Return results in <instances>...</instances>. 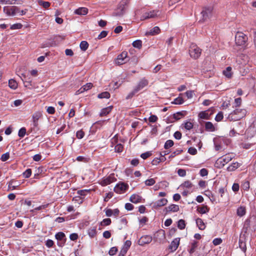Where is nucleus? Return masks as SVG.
<instances>
[{"instance_id": "obj_1", "label": "nucleus", "mask_w": 256, "mask_h": 256, "mask_svg": "<svg viewBox=\"0 0 256 256\" xmlns=\"http://www.w3.org/2000/svg\"><path fill=\"white\" fill-rule=\"evenodd\" d=\"M247 111L245 109L236 108L228 115V118L230 120H238L244 117Z\"/></svg>"}, {"instance_id": "obj_2", "label": "nucleus", "mask_w": 256, "mask_h": 256, "mask_svg": "<svg viewBox=\"0 0 256 256\" xmlns=\"http://www.w3.org/2000/svg\"><path fill=\"white\" fill-rule=\"evenodd\" d=\"M202 52V50L196 44H192L189 48V54L192 58L194 59L198 58Z\"/></svg>"}, {"instance_id": "obj_3", "label": "nucleus", "mask_w": 256, "mask_h": 256, "mask_svg": "<svg viewBox=\"0 0 256 256\" xmlns=\"http://www.w3.org/2000/svg\"><path fill=\"white\" fill-rule=\"evenodd\" d=\"M248 40V36L242 32H237L235 36L236 44L238 46H244Z\"/></svg>"}, {"instance_id": "obj_4", "label": "nucleus", "mask_w": 256, "mask_h": 256, "mask_svg": "<svg viewBox=\"0 0 256 256\" xmlns=\"http://www.w3.org/2000/svg\"><path fill=\"white\" fill-rule=\"evenodd\" d=\"M234 158L232 154H226L219 158L216 162V164L218 166L223 167L226 164L230 162Z\"/></svg>"}, {"instance_id": "obj_5", "label": "nucleus", "mask_w": 256, "mask_h": 256, "mask_svg": "<svg viewBox=\"0 0 256 256\" xmlns=\"http://www.w3.org/2000/svg\"><path fill=\"white\" fill-rule=\"evenodd\" d=\"M4 12L8 16H14L20 12V8L16 6H6L4 8Z\"/></svg>"}, {"instance_id": "obj_6", "label": "nucleus", "mask_w": 256, "mask_h": 256, "mask_svg": "<svg viewBox=\"0 0 256 256\" xmlns=\"http://www.w3.org/2000/svg\"><path fill=\"white\" fill-rule=\"evenodd\" d=\"M201 14L204 21L210 19L213 15V7L209 6L204 8Z\"/></svg>"}, {"instance_id": "obj_7", "label": "nucleus", "mask_w": 256, "mask_h": 256, "mask_svg": "<svg viewBox=\"0 0 256 256\" xmlns=\"http://www.w3.org/2000/svg\"><path fill=\"white\" fill-rule=\"evenodd\" d=\"M128 188L129 186L128 184L120 182L114 188V191L118 194H122L124 193Z\"/></svg>"}, {"instance_id": "obj_8", "label": "nucleus", "mask_w": 256, "mask_h": 256, "mask_svg": "<svg viewBox=\"0 0 256 256\" xmlns=\"http://www.w3.org/2000/svg\"><path fill=\"white\" fill-rule=\"evenodd\" d=\"M128 61V52L124 51L118 56L116 59L115 60V64L120 66L126 63Z\"/></svg>"}, {"instance_id": "obj_9", "label": "nucleus", "mask_w": 256, "mask_h": 256, "mask_svg": "<svg viewBox=\"0 0 256 256\" xmlns=\"http://www.w3.org/2000/svg\"><path fill=\"white\" fill-rule=\"evenodd\" d=\"M116 180V178L114 177V174H111L108 176L104 178L100 182V184L101 186H104L114 182Z\"/></svg>"}, {"instance_id": "obj_10", "label": "nucleus", "mask_w": 256, "mask_h": 256, "mask_svg": "<svg viewBox=\"0 0 256 256\" xmlns=\"http://www.w3.org/2000/svg\"><path fill=\"white\" fill-rule=\"evenodd\" d=\"M159 11L152 10L144 13L140 17V20H144L146 19L154 18L158 16Z\"/></svg>"}, {"instance_id": "obj_11", "label": "nucleus", "mask_w": 256, "mask_h": 256, "mask_svg": "<svg viewBox=\"0 0 256 256\" xmlns=\"http://www.w3.org/2000/svg\"><path fill=\"white\" fill-rule=\"evenodd\" d=\"M56 238L58 240V244L62 246L66 241V235L63 232H58L55 235Z\"/></svg>"}, {"instance_id": "obj_12", "label": "nucleus", "mask_w": 256, "mask_h": 256, "mask_svg": "<svg viewBox=\"0 0 256 256\" xmlns=\"http://www.w3.org/2000/svg\"><path fill=\"white\" fill-rule=\"evenodd\" d=\"M132 244L131 241L127 240L124 243L118 256H124Z\"/></svg>"}, {"instance_id": "obj_13", "label": "nucleus", "mask_w": 256, "mask_h": 256, "mask_svg": "<svg viewBox=\"0 0 256 256\" xmlns=\"http://www.w3.org/2000/svg\"><path fill=\"white\" fill-rule=\"evenodd\" d=\"M42 114L40 112H36L32 115V128H36L38 125V120L42 117Z\"/></svg>"}, {"instance_id": "obj_14", "label": "nucleus", "mask_w": 256, "mask_h": 256, "mask_svg": "<svg viewBox=\"0 0 256 256\" xmlns=\"http://www.w3.org/2000/svg\"><path fill=\"white\" fill-rule=\"evenodd\" d=\"M125 4L126 2H121L117 11L114 12L113 16H122L124 14L125 11Z\"/></svg>"}, {"instance_id": "obj_15", "label": "nucleus", "mask_w": 256, "mask_h": 256, "mask_svg": "<svg viewBox=\"0 0 256 256\" xmlns=\"http://www.w3.org/2000/svg\"><path fill=\"white\" fill-rule=\"evenodd\" d=\"M148 84V80L145 78H143L139 82L137 86L134 88L138 91H140L144 88Z\"/></svg>"}, {"instance_id": "obj_16", "label": "nucleus", "mask_w": 256, "mask_h": 256, "mask_svg": "<svg viewBox=\"0 0 256 256\" xmlns=\"http://www.w3.org/2000/svg\"><path fill=\"white\" fill-rule=\"evenodd\" d=\"M152 241V237L150 236H142L138 240V244L143 246L144 244H150Z\"/></svg>"}, {"instance_id": "obj_17", "label": "nucleus", "mask_w": 256, "mask_h": 256, "mask_svg": "<svg viewBox=\"0 0 256 256\" xmlns=\"http://www.w3.org/2000/svg\"><path fill=\"white\" fill-rule=\"evenodd\" d=\"M168 202V200L166 198H162L156 202L152 203V207L154 208H158L162 206H165Z\"/></svg>"}, {"instance_id": "obj_18", "label": "nucleus", "mask_w": 256, "mask_h": 256, "mask_svg": "<svg viewBox=\"0 0 256 256\" xmlns=\"http://www.w3.org/2000/svg\"><path fill=\"white\" fill-rule=\"evenodd\" d=\"M187 114L186 111L178 112L172 115V118L174 120H172L171 122H174V120H178L184 117Z\"/></svg>"}, {"instance_id": "obj_19", "label": "nucleus", "mask_w": 256, "mask_h": 256, "mask_svg": "<svg viewBox=\"0 0 256 256\" xmlns=\"http://www.w3.org/2000/svg\"><path fill=\"white\" fill-rule=\"evenodd\" d=\"M179 244L180 238H176L170 244L169 246V249L172 252L176 250L178 248Z\"/></svg>"}, {"instance_id": "obj_20", "label": "nucleus", "mask_w": 256, "mask_h": 256, "mask_svg": "<svg viewBox=\"0 0 256 256\" xmlns=\"http://www.w3.org/2000/svg\"><path fill=\"white\" fill-rule=\"evenodd\" d=\"M142 197L138 194H132L130 198V201L134 204L140 202L142 200Z\"/></svg>"}, {"instance_id": "obj_21", "label": "nucleus", "mask_w": 256, "mask_h": 256, "mask_svg": "<svg viewBox=\"0 0 256 256\" xmlns=\"http://www.w3.org/2000/svg\"><path fill=\"white\" fill-rule=\"evenodd\" d=\"M179 206L176 204H172L168 207H166L164 210L166 213L170 212H176L179 210Z\"/></svg>"}, {"instance_id": "obj_22", "label": "nucleus", "mask_w": 256, "mask_h": 256, "mask_svg": "<svg viewBox=\"0 0 256 256\" xmlns=\"http://www.w3.org/2000/svg\"><path fill=\"white\" fill-rule=\"evenodd\" d=\"M160 32V30L158 26H155L151 29L150 31L147 32L146 34L147 36H154L158 34Z\"/></svg>"}, {"instance_id": "obj_23", "label": "nucleus", "mask_w": 256, "mask_h": 256, "mask_svg": "<svg viewBox=\"0 0 256 256\" xmlns=\"http://www.w3.org/2000/svg\"><path fill=\"white\" fill-rule=\"evenodd\" d=\"M112 106H110L106 108H102L100 112V116H106L112 111Z\"/></svg>"}, {"instance_id": "obj_24", "label": "nucleus", "mask_w": 256, "mask_h": 256, "mask_svg": "<svg viewBox=\"0 0 256 256\" xmlns=\"http://www.w3.org/2000/svg\"><path fill=\"white\" fill-rule=\"evenodd\" d=\"M88 10L86 8H80L76 9L74 13L79 15H85L88 14Z\"/></svg>"}, {"instance_id": "obj_25", "label": "nucleus", "mask_w": 256, "mask_h": 256, "mask_svg": "<svg viewBox=\"0 0 256 256\" xmlns=\"http://www.w3.org/2000/svg\"><path fill=\"white\" fill-rule=\"evenodd\" d=\"M88 234L89 235V236L90 238L94 237L96 236V233H97L96 227V226L90 227L88 230Z\"/></svg>"}, {"instance_id": "obj_26", "label": "nucleus", "mask_w": 256, "mask_h": 256, "mask_svg": "<svg viewBox=\"0 0 256 256\" xmlns=\"http://www.w3.org/2000/svg\"><path fill=\"white\" fill-rule=\"evenodd\" d=\"M196 223L198 226V228L200 230H204L206 226H205L204 223V222L203 220L201 218H198L196 220Z\"/></svg>"}, {"instance_id": "obj_27", "label": "nucleus", "mask_w": 256, "mask_h": 256, "mask_svg": "<svg viewBox=\"0 0 256 256\" xmlns=\"http://www.w3.org/2000/svg\"><path fill=\"white\" fill-rule=\"evenodd\" d=\"M223 74L228 78H230L232 76V68L228 66L223 71Z\"/></svg>"}, {"instance_id": "obj_28", "label": "nucleus", "mask_w": 256, "mask_h": 256, "mask_svg": "<svg viewBox=\"0 0 256 256\" xmlns=\"http://www.w3.org/2000/svg\"><path fill=\"white\" fill-rule=\"evenodd\" d=\"M210 210V208L207 206H203L201 207H198L197 210L202 214L208 212Z\"/></svg>"}, {"instance_id": "obj_29", "label": "nucleus", "mask_w": 256, "mask_h": 256, "mask_svg": "<svg viewBox=\"0 0 256 256\" xmlns=\"http://www.w3.org/2000/svg\"><path fill=\"white\" fill-rule=\"evenodd\" d=\"M246 212V208L244 206H240L237 209V214L240 216H244Z\"/></svg>"}, {"instance_id": "obj_30", "label": "nucleus", "mask_w": 256, "mask_h": 256, "mask_svg": "<svg viewBox=\"0 0 256 256\" xmlns=\"http://www.w3.org/2000/svg\"><path fill=\"white\" fill-rule=\"evenodd\" d=\"M8 86L10 88L16 90L18 88V83L14 79H10L8 81Z\"/></svg>"}, {"instance_id": "obj_31", "label": "nucleus", "mask_w": 256, "mask_h": 256, "mask_svg": "<svg viewBox=\"0 0 256 256\" xmlns=\"http://www.w3.org/2000/svg\"><path fill=\"white\" fill-rule=\"evenodd\" d=\"M205 128L206 130L211 132H213L215 130L213 124L210 122H208L206 123Z\"/></svg>"}, {"instance_id": "obj_32", "label": "nucleus", "mask_w": 256, "mask_h": 256, "mask_svg": "<svg viewBox=\"0 0 256 256\" xmlns=\"http://www.w3.org/2000/svg\"><path fill=\"white\" fill-rule=\"evenodd\" d=\"M240 166L239 163L236 162L232 163L231 165L228 166L227 168V170L229 172L234 171L236 170L238 167Z\"/></svg>"}, {"instance_id": "obj_33", "label": "nucleus", "mask_w": 256, "mask_h": 256, "mask_svg": "<svg viewBox=\"0 0 256 256\" xmlns=\"http://www.w3.org/2000/svg\"><path fill=\"white\" fill-rule=\"evenodd\" d=\"M0 2L2 4H18V3L16 0H0Z\"/></svg>"}, {"instance_id": "obj_34", "label": "nucleus", "mask_w": 256, "mask_h": 256, "mask_svg": "<svg viewBox=\"0 0 256 256\" xmlns=\"http://www.w3.org/2000/svg\"><path fill=\"white\" fill-rule=\"evenodd\" d=\"M197 246H198V242L195 240L193 241L191 244L190 247V249L188 250L190 254L193 253L194 252L195 249L197 247Z\"/></svg>"}, {"instance_id": "obj_35", "label": "nucleus", "mask_w": 256, "mask_h": 256, "mask_svg": "<svg viewBox=\"0 0 256 256\" xmlns=\"http://www.w3.org/2000/svg\"><path fill=\"white\" fill-rule=\"evenodd\" d=\"M88 46L89 44L87 42L82 41L80 44V46L82 51H86L88 49Z\"/></svg>"}, {"instance_id": "obj_36", "label": "nucleus", "mask_w": 256, "mask_h": 256, "mask_svg": "<svg viewBox=\"0 0 256 256\" xmlns=\"http://www.w3.org/2000/svg\"><path fill=\"white\" fill-rule=\"evenodd\" d=\"M132 44L134 48L140 49L142 47V42L140 40H136L132 42Z\"/></svg>"}, {"instance_id": "obj_37", "label": "nucleus", "mask_w": 256, "mask_h": 256, "mask_svg": "<svg viewBox=\"0 0 256 256\" xmlns=\"http://www.w3.org/2000/svg\"><path fill=\"white\" fill-rule=\"evenodd\" d=\"M110 94L108 92H102L98 94V97L99 98H110Z\"/></svg>"}, {"instance_id": "obj_38", "label": "nucleus", "mask_w": 256, "mask_h": 256, "mask_svg": "<svg viewBox=\"0 0 256 256\" xmlns=\"http://www.w3.org/2000/svg\"><path fill=\"white\" fill-rule=\"evenodd\" d=\"M174 144V142L171 140H169L166 142L164 145V148L165 149H168L171 147H172Z\"/></svg>"}, {"instance_id": "obj_39", "label": "nucleus", "mask_w": 256, "mask_h": 256, "mask_svg": "<svg viewBox=\"0 0 256 256\" xmlns=\"http://www.w3.org/2000/svg\"><path fill=\"white\" fill-rule=\"evenodd\" d=\"M178 227L180 230H184L186 227L185 221L184 220H180L178 222Z\"/></svg>"}, {"instance_id": "obj_40", "label": "nucleus", "mask_w": 256, "mask_h": 256, "mask_svg": "<svg viewBox=\"0 0 256 256\" xmlns=\"http://www.w3.org/2000/svg\"><path fill=\"white\" fill-rule=\"evenodd\" d=\"M38 4L40 6H42L45 8H48L50 6V3L48 2H44L42 0L38 1Z\"/></svg>"}, {"instance_id": "obj_41", "label": "nucleus", "mask_w": 256, "mask_h": 256, "mask_svg": "<svg viewBox=\"0 0 256 256\" xmlns=\"http://www.w3.org/2000/svg\"><path fill=\"white\" fill-rule=\"evenodd\" d=\"M111 222V220L110 218H107L104 219L102 221L100 222V225L102 226H108L110 225Z\"/></svg>"}, {"instance_id": "obj_42", "label": "nucleus", "mask_w": 256, "mask_h": 256, "mask_svg": "<svg viewBox=\"0 0 256 256\" xmlns=\"http://www.w3.org/2000/svg\"><path fill=\"white\" fill-rule=\"evenodd\" d=\"M242 188L244 190H248L250 188V182L248 181L243 182L242 184Z\"/></svg>"}, {"instance_id": "obj_43", "label": "nucleus", "mask_w": 256, "mask_h": 256, "mask_svg": "<svg viewBox=\"0 0 256 256\" xmlns=\"http://www.w3.org/2000/svg\"><path fill=\"white\" fill-rule=\"evenodd\" d=\"M26 134V128L24 127L20 129L18 132V136L20 138H23Z\"/></svg>"}, {"instance_id": "obj_44", "label": "nucleus", "mask_w": 256, "mask_h": 256, "mask_svg": "<svg viewBox=\"0 0 256 256\" xmlns=\"http://www.w3.org/2000/svg\"><path fill=\"white\" fill-rule=\"evenodd\" d=\"M198 116L202 119H208V114L206 111L200 112L198 114Z\"/></svg>"}, {"instance_id": "obj_45", "label": "nucleus", "mask_w": 256, "mask_h": 256, "mask_svg": "<svg viewBox=\"0 0 256 256\" xmlns=\"http://www.w3.org/2000/svg\"><path fill=\"white\" fill-rule=\"evenodd\" d=\"M152 155V153L151 152H146L142 153L140 154V157L144 160H146L150 156Z\"/></svg>"}, {"instance_id": "obj_46", "label": "nucleus", "mask_w": 256, "mask_h": 256, "mask_svg": "<svg viewBox=\"0 0 256 256\" xmlns=\"http://www.w3.org/2000/svg\"><path fill=\"white\" fill-rule=\"evenodd\" d=\"M184 124V128L187 130H190L193 128V124L190 122H186Z\"/></svg>"}, {"instance_id": "obj_47", "label": "nucleus", "mask_w": 256, "mask_h": 256, "mask_svg": "<svg viewBox=\"0 0 256 256\" xmlns=\"http://www.w3.org/2000/svg\"><path fill=\"white\" fill-rule=\"evenodd\" d=\"M138 92L134 88V89L126 96V99L128 100L132 98Z\"/></svg>"}, {"instance_id": "obj_48", "label": "nucleus", "mask_w": 256, "mask_h": 256, "mask_svg": "<svg viewBox=\"0 0 256 256\" xmlns=\"http://www.w3.org/2000/svg\"><path fill=\"white\" fill-rule=\"evenodd\" d=\"M90 192V190H81L78 191L77 193L80 196H86Z\"/></svg>"}, {"instance_id": "obj_49", "label": "nucleus", "mask_w": 256, "mask_h": 256, "mask_svg": "<svg viewBox=\"0 0 256 256\" xmlns=\"http://www.w3.org/2000/svg\"><path fill=\"white\" fill-rule=\"evenodd\" d=\"M223 118V113L222 112H220L216 115L215 120L216 122H220L222 120Z\"/></svg>"}, {"instance_id": "obj_50", "label": "nucleus", "mask_w": 256, "mask_h": 256, "mask_svg": "<svg viewBox=\"0 0 256 256\" xmlns=\"http://www.w3.org/2000/svg\"><path fill=\"white\" fill-rule=\"evenodd\" d=\"M32 174V170L30 168L27 169L24 173L23 176L25 178H28Z\"/></svg>"}, {"instance_id": "obj_51", "label": "nucleus", "mask_w": 256, "mask_h": 256, "mask_svg": "<svg viewBox=\"0 0 256 256\" xmlns=\"http://www.w3.org/2000/svg\"><path fill=\"white\" fill-rule=\"evenodd\" d=\"M84 136V132L82 130H78L76 133V136L78 139H82Z\"/></svg>"}, {"instance_id": "obj_52", "label": "nucleus", "mask_w": 256, "mask_h": 256, "mask_svg": "<svg viewBox=\"0 0 256 256\" xmlns=\"http://www.w3.org/2000/svg\"><path fill=\"white\" fill-rule=\"evenodd\" d=\"M183 152L182 150V149H178L176 150L170 156V158H174L176 155H178L180 154H181Z\"/></svg>"}, {"instance_id": "obj_53", "label": "nucleus", "mask_w": 256, "mask_h": 256, "mask_svg": "<svg viewBox=\"0 0 256 256\" xmlns=\"http://www.w3.org/2000/svg\"><path fill=\"white\" fill-rule=\"evenodd\" d=\"M124 146L122 144H118L115 146V151L118 152H120L122 151Z\"/></svg>"}, {"instance_id": "obj_54", "label": "nucleus", "mask_w": 256, "mask_h": 256, "mask_svg": "<svg viewBox=\"0 0 256 256\" xmlns=\"http://www.w3.org/2000/svg\"><path fill=\"white\" fill-rule=\"evenodd\" d=\"M156 182L154 178H150L145 181V184L146 186H151L154 185Z\"/></svg>"}, {"instance_id": "obj_55", "label": "nucleus", "mask_w": 256, "mask_h": 256, "mask_svg": "<svg viewBox=\"0 0 256 256\" xmlns=\"http://www.w3.org/2000/svg\"><path fill=\"white\" fill-rule=\"evenodd\" d=\"M184 100L182 97H178L174 99V104H180L184 102Z\"/></svg>"}, {"instance_id": "obj_56", "label": "nucleus", "mask_w": 256, "mask_h": 256, "mask_svg": "<svg viewBox=\"0 0 256 256\" xmlns=\"http://www.w3.org/2000/svg\"><path fill=\"white\" fill-rule=\"evenodd\" d=\"M9 158L10 154L8 152H6L2 154L0 160L2 162H6Z\"/></svg>"}, {"instance_id": "obj_57", "label": "nucleus", "mask_w": 256, "mask_h": 256, "mask_svg": "<svg viewBox=\"0 0 256 256\" xmlns=\"http://www.w3.org/2000/svg\"><path fill=\"white\" fill-rule=\"evenodd\" d=\"M64 36H56L54 37V40L55 42H60L64 40Z\"/></svg>"}, {"instance_id": "obj_58", "label": "nucleus", "mask_w": 256, "mask_h": 256, "mask_svg": "<svg viewBox=\"0 0 256 256\" xmlns=\"http://www.w3.org/2000/svg\"><path fill=\"white\" fill-rule=\"evenodd\" d=\"M48 204L40 206L34 209L31 210L30 212H34L36 210H40L46 208L48 207Z\"/></svg>"}, {"instance_id": "obj_59", "label": "nucleus", "mask_w": 256, "mask_h": 256, "mask_svg": "<svg viewBox=\"0 0 256 256\" xmlns=\"http://www.w3.org/2000/svg\"><path fill=\"white\" fill-rule=\"evenodd\" d=\"M108 34V31L103 30L102 31L98 36V39L100 40L104 38H105Z\"/></svg>"}, {"instance_id": "obj_60", "label": "nucleus", "mask_w": 256, "mask_h": 256, "mask_svg": "<svg viewBox=\"0 0 256 256\" xmlns=\"http://www.w3.org/2000/svg\"><path fill=\"white\" fill-rule=\"evenodd\" d=\"M182 186H183L184 187H185L186 188H190L192 186V182L190 181L187 180V181L184 182L182 184Z\"/></svg>"}, {"instance_id": "obj_61", "label": "nucleus", "mask_w": 256, "mask_h": 256, "mask_svg": "<svg viewBox=\"0 0 256 256\" xmlns=\"http://www.w3.org/2000/svg\"><path fill=\"white\" fill-rule=\"evenodd\" d=\"M118 248H116V247H112L110 250L108 254L110 256H114L116 254Z\"/></svg>"}, {"instance_id": "obj_62", "label": "nucleus", "mask_w": 256, "mask_h": 256, "mask_svg": "<svg viewBox=\"0 0 256 256\" xmlns=\"http://www.w3.org/2000/svg\"><path fill=\"white\" fill-rule=\"evenodd\" d=\"M188 152L192 155H195L197 154V150L196 148L190 147L188 150Z\"/></svg>"}, {"instance_id": "obj_63", "label": "nucleus", "mask_w": 256, "mask_h": 256, "mask_svg": "<svg viewBox=\"0 0 256 256\" xmlns=\"http://www.w3.org/2000/svg\"><path fill=\"white\" fill-rule=\"evenodd\" d=\"M200 174L202 176H206L208 174V170L206 168H202L200 170Z\"/></svg>"}, {"instance_id": "obj_64", "label": "nucleus", "mask_w": 256, "mask_h": 256, "mask_svg": "<svg viewBox=\"0 0 256 256\" xmlns=\"http://www.w3.org/2000/svg\"><path fill=\"white\" fill-rule=\"evenodd\" d=\"M125 208L128 210H132L134 209V206L130 203H126L125 204Z\"/></svg>"}]
</instances>
